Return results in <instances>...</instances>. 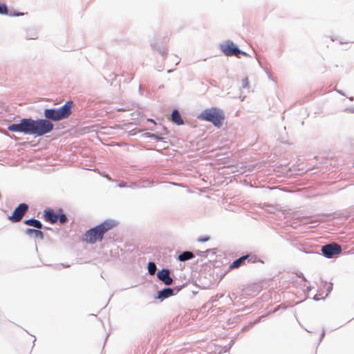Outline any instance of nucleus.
<instances>
[{
	"mask_svg": "<svg viewBox=\"0 0 354 354\" xmlns=\"http://www.w3.org/2000/svg\"><path fill=\"white\" fill-rule=\"evenodd\" d=\"M53 124L47 120L22 119L19 124H12L8 127L10 131L23 132L26 134L43 136L53 129Z\"/></svg>",
	"mask_w": 354,
	"mask_h": 354,
	"instance_id": "1",
	"label": "nucleus"
},
{
	"mask_svg": "<svg viewBox=\"0 0 354 354\" xmlns=\"http://www.w3.org/2000/svg\"><path fill=\"white\" fill-rule=\"evenodd\" d=\"M117 225L116 222L112 220H106L100 225L87 230L83 236V240L88 243H95L101 241L104 234L109 230L113 229Z\"/></svg>",
	"mask_w": 354,
	"mask_h": 354,
	"instance_id": "2",
	"label": "nucleus"
},
{
	"mask_svg": "<svg viewBox=\"0 0 354 354\" xmlns=\"http://www.w3.org/2000/svg\"><path fill=\"white\" fill-rule=\"evenodd\" d=\"M73 108V102L72 101H67L59 109H47L44 110V116L46 120L59 121L63 119L68 118Z\"/></svg>",
	"mask_w": 354,
	"mask_h": 354,
	"instance_id": "3",
	"label": "nucleus"
},
{
	"mask_svg": "<svg viewBox=\"0 0 354 354\" xmlns=\"http://www.w3.org/2000/svg\"><path fill=\"white\" fill-rule=\"evenodd\" d=\"M199 120L210 122L215 127H221L225 117L223 111L216 108H210L204 110L198 117Z\"/></svg>",
	"mask_w": 354,
	"mask_h": 354,
	"instance_id": "4",
	"label": "nucleus"
},
{
	"mask_svg": "<svg viewBox=\"0 0 354 354\" xmlns=\"http://www.w3.org/2000/svg\"><path fill=\"white\" fill-rule=\"evenodd\" d=\"M342 247L336 243H332L322 246V254L327 258H333L342 253Z\"/></svg>",
	"mask_w": 354,
	"mask_h": 354,
	"instance_id": "5",
	"label": "nucleus"
},
{
	"mask_svg": "<svg viewBox=\"0 0 354 354\" xmlns=\"http://www.w3.org/2000/svg\"><path fill=\"white\" fill-rule=\"evenodd\" d=\"M28 210V205L26 203H20L14 210L12 214L8 216V219L12 223L19 222Z\"/></svg>",
	"mask_w": 354,
	"mask_h": 354,
	"instance_id": "6",
	"label": "nucleus"
},
{
	"mask_svg": "<svg viewBox=\"0 0 354 354\" xmlns=\"http://www.w3.org/2000/svg\"><path fill=\"white\" fill-rule=\"evenodd\" d=\"M221 48L223 53L227 56L235 55L239 57V55L242 54V53L235 46V44L230 41H227L223 44H222L221 46Z\"/></svg>",
	"mask_w": 354,
	"mask_h": 354,
	"instance_id": "7",
	"label": "nucleus"
},
{
	"mask_svg": "<svg viewBox=\"0 0 354 354\" xmlns=\"http://www.w3.org/2000/svg\"><path fill=\"white\" fill-rule=\"evenodd\" d=\"M158 278L165 285L169 286L172 283L173 279L170 277L169 271L167 269H162L158 272Z\"/></svg>",
	"mask_w": 354,
	"mask_h": 354,
	"instance_id": "8",
	"label": "nucleus"
},
{
	"mask_svg": "<svg viewBox=\"0 0 354 354\" xmlns=\"http://www.w3.org/2000/svg\"><path fill=\"white\" fill-rule=\"evenodd\" d=\"M44 218L50 223H55L58 221V215L53 209H47L44 212Z\"/></svg>",
	"mask_w": 354,
	"mask_h": 354,
	"instance_id": "9",
	"label": "nucleus"
},
{
	"mask_svg": "<svg viewBox=\"0 0 354 354\" xmlns=\"http://www.w3.org/2000/svg\"><path fill=\"white\" fill-rule=\"evenodd\" d=\"M178 290V289H162L161 291L158 292L157 298L160 300H163L171 295L176 294L177 291L174 292V290Z\"/></svg>",
	"mask_w": 354,
	"mask_h": 354,
	"instance_id": "10",
	"label": "nucleus"
},
{
	"mask_svg": "<svg viewBox=\"0 0 354 354\" xmlns=\"http://www.w3.org/2000/svg\"><path fill=\"white\" fill-rule=\"evenodd\" d=\"M25 233L29 236H34L35 238H37L40 240H43L44 237V233L39 230L27 228L25 231Z\"/></svg>",
	"mask_w": 354,
	"mask_h": 354,
	"instance_id": "11",
	"label": "nucleus"
},
{
	"mask_svg": "<svg viewBox=\"0 0 354 354\" xmlns=\"http://www.w3.org/2000/svg\"><path fill=\"white\" fill-rule=\"evenodd\" d=\"M0 15H8L9 16H22L24 13L22 12H8V10L7 6L5 4L0 3Z\"/></svg>",
	"mask_w": 354,
	"mask_h": 354,
	"instance_id": "12",
	"label": "nucleus"
},
{
	"mask_svg": "<svg viewBox=\"0 0 354 354\" xmlns=\"http://www.w3.org/2000/svg\"><path fill=\"white\" fill-rule=\"evenodd\" d=\"M248 257H249L248 255H245V256H243V257H240L239 259L235 260L230 266V269H234V268H237L240 267L241 266H242L244 263L246 259H248Z\"/></svg>",
	"mask_w": 354,
	"mask_h": 354,
	"instance_id": "13",
	"label": "nucleus"
},
{
	"mask_svg": "<svg viewBox=\"0 0 354 354\" xmlns=\"http://www.w3.org/2000/svg\"><path fill=\"white\" fill-rule=\"evenodd\" d=\"M171 120L178 125L183 124V120H182L179 112L176 109L172 111Z\"/></svg>",
	"mask_w": 354,
	"mask_h": 354,
	"instance_id": "14",
	"label": "nucleus"
},
{
	"mask_svg": "<svg viewBox=\"0 0 354 354\" xmlns=\"http://www.w3.org/2000/svg\"><path fill=\"white\" fill-rule=\"evenodd\" d=\"M24 223L27 225L32 226L37 229H41L42 227L41 223L39 221L34 218L25 220Z\"/></svg>",
	"mask_w": 354,
	"mask_h": 354,
	"instance_id": "15",
	"label": "nucleus"
},
{
	"mask_svg": "<svg viewBox=\"0 0 354 354\" xmlns=\"http://www.w3.org/2000/svg\"><path fill=\"white\" fill-rule=\"evenodd\" d=\"M194 257V254L192 252H183L182 254H180L178 259L180 261H185L187 260H189Z\"/></svg>",
	"mask_w": 354,
	"mask_h": 354,
	"instance_id": "16",
	"label": "nucleus"
},
{
	"mask_svg": "<svg viewBox=\"0 0 354 354\" xmlns=\"http://www.w3.org/2000/svg\"><path fill=\"white\" fill-rule=\"evenodd\" d=\"M322 290H324L323 292L319 293L318 295L317 294L315 295L313 299L315 301H318L321 299H324L325 297H326L329 292L328 289H322Z\"/></svg>",
	"mask_w": 354,
	"mask_h": 354,
	"instance_id": "17",
	"label": "nucleus"
},
{
	"mask_svg": "<svg viewBox=\"0 0 354 354\" xmlns=\"http://www.w3.org/2000/svg\"><path fill=\"white\" fill-rule=\"evenodd\" d=\"M156 271V266L153 262H149L148 263V272L151 275L155 274Z\"/></svg>",
	"mask_w": 354,
	"mask_h": 354,
	"instance_id": "18",
	"label": "nucleus"
},
{
	"mask_svg": "<svg viewBox=\"0 0 354 354\" xmlns=\"http://www.w3.org/2000/svg\"><path fill=\"white\" fill-rule=\"evenodd\" d=\"M58 220L60 223L63 224L67 221V217L65 214H62L61 215H58Z\"/></svg>",
	"mask_w": 354,
	"mask_h": 354,
	"instance_id": "19",
	"label": "nucleus"
},
{
	"mask_svg": "<svg viewBox=\"0 0 354 354\" xmlns=\"http://www.w3.org/2000/svg\"><path fill=\"white\" fill-rule=\"evenodd\" d=\"M210 239V237L209 236H201L198 239V241L199 242H205V241H209Z\"/></svg>",
	"mask_w": 354,
	"mask_h": 354,
	"instance_id": "20",
	"label": "nucleus"
},
{
	"mask_svg": "<svg viewBox=\"0 0 354 354\" xmlns=\"http://www.w3.org/2000/svg\"><path fill=\"white\" fill-rule=\"evenodd\" d=\"M248 85V80L247 78L243 80V86L245 87Z\"/></svg>",
	"mask_w": 354,
	"mask_h": 354,
	"instance_id": "21",
	"label": "nucleus"
},
{
	"mask_svg": "<svg viewBox=\"0 0 354 354\" xmlns=\"http://www.w3.org/2000/svg\"><path fill=\"white\" fill-rule=\"evenodd\" d=\"M148 121L151 122H153V123H155L154 120H152V119H149V120H148Z\"/></svg>",
	"mask_w": 354,
	"mask_h": 354,
	"instance_id": "22",
	"label": "nucleus"
}]
</instances>
